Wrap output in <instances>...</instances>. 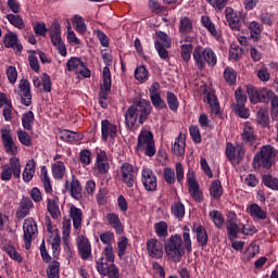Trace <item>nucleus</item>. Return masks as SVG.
Returning <instances> with one entry per match:
<instances>
[{
  "label": "nucleus",
  "mask_w": 278,
  "mask_h": 278,
  "mask_svg": "<svg viewBox=\"0 0 278 278\" xmlns=\"http://www.w3.org/2000/svg\"><path fill=\"white\" fill-rule=\"evenodd\" d=\"M152 111L151 102L144 99L130 105L125 114V125L127 129L132 130L136 127V123L144 125Z\"/></svg>",
  "instance_id": "nucleus-1"
},
{
  "label": "nucleus",
  "mask_w": 278,
  "mask_h": 278,
  "mask_svg": "<svg viewBox=\"0 0 278 278\" xmlns=\"http://www.w3.org/2000/svg\"><path fill=\"white\" fill-rule=\"evenodd\" d=\"M193 60L200 71H203L206 64L214 67L218 62V58L212 48H203L201 46L195 47L193 50Z\"/></svg>",
  "instance_id": "nucleus-2"
},
{
  "label": "nucleus",
  "mask_w": 278,
  "mask_h": 278,
  "mask_svg": "<svg viewBox=\"0 0 278 278\" xmlns=\"http://www.w3.org/2000/svg\"><path fill=\"white\" fill-rule=\"evenodd\" d=\"M137 151L144 153L147 157H153L157 153L155 149V140L151 130L141 129L138 136Z\"/></svg>",
  "instance_id": "nucleus-3"
},
{
  "label": "nucleus",
  "mask_w": 278,
  "mask_h": 278,
  "mask_svg": "<svg viewBox=\"0 0 278 278\" xmlns=\"http://www.w3.org/2000/svg\"><path fill=\"white\" fill-rule=\"evenodd\" d=\"M275 148L271 146L262 147L260 153L255 154L253 161L254 168H270L275 164Z\"/></svg>",
  "instance_id": "nucleus-4"
},
{
  "label": "nucleus",
  "mask_w": 278,
  "mask_h": 278,
  "mask_svg": "<svg viewBox=\"0 0 278 278\" xmlns=\"http://www.w3.org/2000/svg\"><path fill=\"white\" fill-rule=\"evenodd\" d=\"M94 177H105L110 173V159L108 152L101 149L96 150V161L92 167Z\"/></svg>",
  "instance_id": "nucleus-5"
},
{
  "label": "nucleus",
  "mask_w": 278,
  "mask_h": 278,
  "mask_svg": "<svg viewBox=\"0 0 278 278\" xmlns=\"http://www.w3.org/2000/svg\"><path fill=\"white\" fill-rule=\"evenodd\" d=\"M65 71L74 73L77 77H84L85 79H88L91 76V72L86 65V62H84L81 58L77 56H72L67 60Z\"/></svg>",
  "instance_id": "nucleus-6"
},
{
  "label": "nucleus",
  "mask_w": 278,
  "mask_h": 278,
  "mask_svg": "<svg viewBox=\"0 0 278 278\" xmlns=\"http://www.w3.org/2000/svg\"><path fill=\"white\" fill-rule=\"evenodd\" d=\"M247 93L251 103H270L275 96L273 90H268L266 88L257 89L251 85L247 87Z\"/></svg>",
  "instance_id": "nucleus-7"
},
{
  "label": "nucleus",
  "mask_w": 278,
  "mask_h": 278,
  "mask_svg": "<svg viewBox=\"0 0 278 278\" xmlns=\"http://www.w3.org/2000/svg\"><path fill=\"white\" fill-rule=\"evenodd\" d=\"M0 134L5 153H8V155H16L18 153V147L14 138H12V128H10V126H3L0 129Z\"/></svg>",
  "instance_id": "nucleus-8"
},
{
  "label": "nucleus",
  "mask_w": 278,
  "mask_h": 278,
  "mask_svg": "<svg viewBox=\"0 0 278 278\" xmlns=\"http://www.w3.org/2000/svg\"><path fill=\"white\" fill-rule=\"evenodd\" d=\"M23 231L25 249L29 251L31 249V240H34L36 233H38L36 220H34V218H26L23 224Z\"/></svg>",
  "instance_id": "nucleus-9"
},
{
  "label": "nucleus",
  "mask_w": 278,
  "mask_h": 278,
  "mask_svg": "<svg viewBox=\"0 0 278 278\" xmlns=\"http://www.w3.org/2000/svg\"><path fill=\"white\" fill-rule=\"evenodd\" d=\"M119 177L127 188H134L136 181V168L129 163H123L119 167Z\"/></svg>",
  "instance_id": "nucleus-10"
},
{
  "label": "nucleus",
  "mask_w": 278,
  "mask_h": 278,
  "mask_svg": "<svg viewBox=\"0 0 278 278\" xmlns=\"http://www.w3.org/2000/svg\"><path fill=\"white\" fill-rule=\"evenodd\" d=\"M141 181L148 192H154L157 190V177L153 170L149 167H143L141 170Z\"/></svg>",
  "instance_id": "nucleus-11"
},
{
  "label": "nucleus",
  "mask_w": 278,
  "mask_h": 278,
  "mask_svg": "<svg viewBox=\"0 0 278 278\" xmlns=\"http://www.w3.org/2000/svg\"><path fill=\"white\" fill-rule=\"evenodd\" d=\"M112 90V73L109 67L102 71V85L99 93V100L108 101V93Z\"/></svg>",
  "instance_id": "nucleus-12"
},
{
  "label": "nucleus",
  "mask_w": 278,
  "mask_h": 278,
  "mask_svg": "<svg viewBox=\"0 0 278 278\" xmlns=\"http://www.w3.org/2000/svg\"><path fill=\"white\" fill-rule=\"evenodd\" d=\"M97 270L100 275H108L109 278H119L118 267L116 265H109L106 262H103V258L97 261Z\"/></svg>",
  "instance_id": "nucleus-13"
},
{
  "label": "nucleus",
  "mask_w": 278,
  "mask_h": 278,
  "mask_svg": "<svg viewBox=\"0 0 278 278\" xmlns=\"http://www.w3.org/2000/svg\"><path fill=\"white\" fill-rule=\"evenodd\" d=\"M188 186H189V192L192 199L197 203H201L203 201V192L201 191V187H199V182L194 178V172L189 173Z\"/></svg>",
  "instance_id": "nucleus-14"
},
{
  "label": "nucleus",
  "mask_w": 278,
  "mask_h": 278,
  "mask_svg": "<svg viewBox=\"0 0 278 278\" xmlns=\"http://www.w3.org/2000/svg\"><path fill=\"white\" fill-rule=\"evenodd\" d=\"M116 134H118V128L115 124H112V122L108 119H102L101 122V136L102 140L104 142H108V139L111 138V140H114L116 138Z\"/></svg>",
  "instance_id": "nucleus-15"
},
{
  "label": "nucleus",
  "mask_w": 278,
  "mask_h": 278,
  "mask_svg": "<svg viewBox=\"0 0 278 278\" xmlns=\"http://www.w3.org/2000/svg\"><path fill=\"white\" fill-rule=\"evenodd\" d=\"M77 244L81 260H90V256L92 255V247L90 245L88 238L79 236L77 238Z\"/></svg>",
  "instance_id": "nucleus-16"
},
{
  "label": "nucleus",
  "mask_w": 278,
  "mask_h": 278,
  "mask_svg": "<svg viewBox=\"0 0 278 278\" xmlns=\"http://www.w3.org/2000/svg\"><path fill=\"white\" fill-rule=\"evenodd\" d=\"M3 43L7 49H14L15 53H21V51H23V45L18 41V35L15 33H8L4 36Z\"/></svg>",
  "instance_id": "nucleus-17"
},
{
  "label": "nucleus",
  "mask_w": 278,
  "mask_h": 278,
  "mask_svg": "<svg viewBox=\"0 0 278 278\" xmlns=\"http://www.w3.org/2000/svg\"><path fill=\"white\" fill-rule=\"evenodd\" d=\"M225 16L229 27L235 29V31H240L242 23L240 22V17H238V13H236V11L231 9V7H227L225 9Z\"/></svg>",
  "instance_id": "nucleus-18"
},
{
  "label": "nucleus",
  "mask_w": 278,
  "mask_h": 278,
  "mask_svg": "<svg viewBox=\"0 0 278 278\" xmlns=\"http://www.w3.org/2000/svg\"><path fill=\"white\" fill-rule=\"evenodd\" d=\"M21 103L29 108L31 105V91L29 89V81L21 80L20 83Z\"/></svg>",
  "instance_id": "nucleus-19"
},
{
  "label": "nucleus",
  "mask_w": 278,
  "mask_h": 278,
  "mask_svg": "<svg viewBox=\"0 0 278 278\" xmlns=\"http://www.w3.org/2000/svg\"><path fill=\"white\" fill-rule=\"evenodd\" d=\"M147 251L150 257H154L155 260H160L162 255H164V251L162 250V245L157 243L155 239H150L147 242Z\"/></svg>",
  "instance_id": "nucleus-20"
},
{
  "label": "nucleus",
  "mask_w": 278,
  "mask_h": 278,
  "mask_svg": "<svg viewBox=\"0 0 278 278\" xmlns=\"http://www.w3.org/2000/svg\"><path fill=\"white\" fill-rule=\"evenodd\" d=\"M34 202L29 198H23L20 202V206L16 211V218H25L29 214V210H33Z\"/></svg>",
  "instance_id": "nucleus-21"
},
{
  "label": "nucleus",
  "mask_w": 278,
  "mask_h": 278,
  "mask_svg": "<svg viewBox=\"0 0 278 278\" xmlns=\"http://www.w3.org/2000/svg\"><path fill=\"white\" fill-rule=\"evenodd\" d=\"M106 223L112 227L116 233L121 235L125 231L123 227V223L121 222V217L116 213H109L106 214Z\"/></svg>",
  "instance_id": "nucleus-22"
},
{
  "label": "nucleus",
  "mask_w": 278,
  "mask_h": 278,
  "mask_svg": "<svg viewBox=\"0 0 278 278\" xmlns=\"http://www.w3.org/2000/svg\"><path fill=\"white\" fill-rule=\"evenodd\" d=\"M70 218L73 220L74 229H79V227H81V220H84V213L81 212V208H77V206L71 205Z\"/></svg>",
  "instance_id": "nucleus-23"
},
{
  "label": "nucleus",
  "mask_w": 278,
  "mask_h": 278,
  "mask_svg": "<svg viewBox=\"0 0 278 278\" xmlns=\"http://www.w3.org/2000/svg\"><path fill=\"white\" fill-rule=\"evenodd\" d=\"M34 175H36V161L31 159L26 163L22 177L26 184H29L34 179Z\"/></svg>",
  "instance_id": "nucleus-24"
},
{
  "label": "nucleus",
  "mask_w": 278,
  "mask_h": 278,
  "mask_svg": "<svg viewBox=\"0 0 278 278\" xmlns=\"http://www.w3.org/2000/svg\"><path fill=\"white\" fill-rule=\"evenodd\" d=\"M242 141L244 144H255L257 140V136H255V130L251 125L245 124L242 135H241Z\"/></svg>",
  "instance_id": "nucleus-25"
},
{
  "label": "nucleus",
  "mask_w": 278,
  "mask_h": 278,
  "mask_svg": "<svg viewBox=\"0 0 278 278\" xmlns=\"http://www.w3.org/2000/svg\"><path fill=\"white\" fill-rule=\"evenodd\" d=\"M193 231L197 235V240L201 247H207V230L202 225L194 224Z\"/></svg>",
  "instance_id": "nucleus-26"
},
{
  "label": "nucleus",
  "mask_w": 278,
  "mask_h": 278,
  "mask_svg": "<svg viewBox=\"0 0 278 278\" xmlns=\"http://www.w3.org/2000/svg\"><path fill=\"white\" fill-rule=\"evenodd\" d=\"M47 210L52 218L58 219L61 216L60 205L58 204V198H48Z\"/></svg>",
  "instance_id": "nucleus-27"
},
{
  "label": "nucleus",
  "mask_w": 278,
  "mask_h": 278,
  "mask_svg": "<svg viewBox=\"0 0 278 278\" xmlns=\"http://www.w3.org/2000/svg\"><path fill=\"white\" fill-rule=\"evenodd\" d=\"M249 214L254 220H266L268 214L257 204L253 203L249 207Z\"/></svg>",
  "instance_id": "nucleus-28"
},
{
  "label": "nucleus",
  "mask_w": 278,
  "mask_h": 278,
  "mask_svg": "<svg viewBox=\"0 0 278 278\" xmlns=\"http://www.w3.org/2000/svg\"><path fill=\"white\" fill-rule=\"evenodd\" d=\"M204 101L208 103L212 114H220V104L218 103V98H216V94L208 92L205 96Z\"/></svg>",
  "instance_id": "nucleus-29"
},
{
  "label": "nucleus",
  "mask_w": 278,
  "mask_h": 278,
  "mask_svg": "<svg viewBox=\"0 0 278 278\" xmlns=\"http://www.w3.org/2000/svg\"><path fill=\"white\" fill-rule=\"evenodd\" d=\"M52 177L54 179H64V176L66 175V165H64V162L56 161L52 163Z\"/></svg>",
  "instance_id": "nucleus-30"
},
{
  "label": "nucleus",
  "mask_w": 278,
  "mask_h": 278,
  "mask_svg": "<svg viewBox=\"0 0 278 278\" xmlns=\"http://www.w3.org/2000/svg\"><path fill=\"white\" fill-rule=\"evenodd\" d=\"M256 121L261 127H270V116L268 114V109H260L256 113Z\"/></svg>",
  "instance_id": "nucleus-31"
},
{
  "label": "nucleus",
  "mask_w": 278,
  "mask_h": 278,
  "mask_svg": "<svg viewBox=\"0 0 278 278\" xmlns=\"http://www.w3.org/2000/svg\"><path fill=\"white\" fill-rule=\"evenodd\" d=\"M60 136L65 142H80V140H84V135L71 130H63Z\"/></svg>",
  "instance_id": "nucleus-32"
},
{
  "label": "nucleus",
  "mask_w": 278,
  "mask_h": 278,
  "mask_svg": "<svg viewBox=\"0 0 278 278\" xmlns=\"http://www.w3.org/2000/svg\"><path fill=\"white\" fill-rule=\"evenodd\" d=\"M135 79L139 81V84H146L149 81V70L144 65H138L135 68Z\"/></svg>",
  "instance_id": "nucleus-33"
},
{
  "label": "nucleus",
  "mask_w": 278,
  "mask_h": 278,
  "mask_svg": "<svg viewBox=\"0 0 278 278\" xmlns=\"http://www.w3.org/2000/svg\"><path fill=\"white\" fill-rule=\"evenodd\" d=\"M49 34L51 38V42H54L55 40H62V26L60 25V22L54 21L50 28Z\"/></svg>",
  "instance_id": "nucleus-34"
},
{
  "label": "nucleus",
  "mask_w": 278,
  "mask_h": 278,
  "mask_svg": "<svg viewBox=\"0 0 278 278\" xmlns=\"http://www.w3.org/2000/svg\"><path fill=\"white\" fill-rule=\"evenodd\" d=\"M72 23L78 34L84 36L86 34L88 26L86 25V22L84 21V17L81 15H74L72 18Z\"/></svg>",
  "instance_id": "nucleus-35"
},
{
  "label": "nucleus",
  "mask_w": 278,
  "mask_h": 278,
  "mask_svg": "<svg viewBox=\"0 0 278 278\" xmlns=\"http://www.w3.org/2000/svg\"><path fill=\"white\" fill-rule=\"evenodd\" d=\"M48 242L52 247L53 254L59 255L60 254V244L62 242L60 233L51 232V235L48 237Z\"/></svg>",
  "instance_id": "nucleus-36"
},
{
  "label": "nucleus",
  "mask_w": 278,
  "mask_h": 278,
  "mask_svg": "<svg viewBox=\"0 0 278 278\" xmlns=\"http://www.w3.org/2000/svg\"><path fill=\"white\" fill-rule=\"evenodd\" d=\"M5 18L13 27H16V29H25V22L21 15L9 13L5 15Z\"/></svg>",
  "instance_id": "nucleus-37"
},
{
  "label": "nucleus",
  "mask_w": 278,
  "mask_h": 278,
  "mask_svg": "<svg viewBox=\"0 0 278 278\" xmlns=\"http://www.w3.org/2000/svg\"><path fill=\"white\" fill-rule=\"evenodd\" d=\"M228 239L233 242L236 238H238V233H240V227L233 220H229L226 226Z\"/></svg>",
  "instance_id": "nucleus-38"
},
{
  "label": "nucleus",
  "mask_w": 278,
  "mask_h": 278,
  "mask_svg": "<svg viewBox=\"0 0 278 278\" xmlns=\"http://www.w3.org/2000/svg\"><path fill=\"white\" fill-rule=\"evenodd\" d=\"M9 166L13 172V176L15 177V179H21V160L16 157V155L10 157Z\"/></svg>",
  "instance_id": "nucleus-39"
},
{
  "label": "nucleus",
  "mask_w": 278,
  "mask_h": 278,
  "mask_svg": "<svg viewBox=\"0 0 278 278\" xmlns=\"http://www.w3.org/2000/svg\"><path fill=\"white\" fill-rule=\"evenodd\" d=\"M129 247V239L125 236H121L117 240V255L118 257H125L127 249Z\"/></svg>",
  "instance_id": "nucleus-40"
},
{
  "label": "nucleus",
  "mask_w": 278,
  "mask_h": 278,
  "mask_svg": "<svg viewBox=\"0 0 278 278\" xmlns=\"http://www.w3.org/2000/svg\"><path fill=\"white\" fill-rule=\"evenodd\" d=\"M210 194L213 199H220L223 197V185L220 180H214L210 187Z\"/></svg>",
  "instance_id": "nucleus-41"
},
{
  "label": "nucleus",
  "mask_w": 278,
  "mask_h": 278,
  "mask_svg": "<svg viewBox=\"0 0 278 278\" xmlns=\"http://www.w3.org/2000/svg\"><path fill=\"white\" fill-rule=\"evenodd\" d=\"M34 112L27 111L26 113L23 114L22 116V126L26 131H31L34 127Z\"/></svg>",
  "instance_id": "nucleus-42"
},
{
  "label": "nucleus",
  "mask_w": 278,
  "mask_h": 278,
  "mask_svg": "<svg viewBox=\"0 0 278 278\" xmlns=\"http://www.w3.org/2000/svg\"><path fill=\"white\" fill-rule=\"evenodd\" d=\"M100 260H103V262H105L106 264H114V245H105Z\"/></svg>",
  "instance_id": "nucleus-43"
},
{
  "label": "nucleus",
  "mask_w": 278,
  "mask_h": 278,
  "mask_svg": "<svg viewBox=\"0 0 278 278\" xmlns=\"http://www.w3.org/2000/svg\"><path fill=\"white\" fill-rule=\"evenodd\" d=\"M66 40L72 47H81V40L78 39L75 30H73V27H71V25L67 26Z\"/></svg>",
  "instance_id": "nucleus-44"
},
{
  "label": "nucleus",
  "mask_w": 278,
  "mask_h": 278,
  "mask_svg": "<svg viewBox=\"0 0 278 278\" xmlns=\"http://www.w3.org/2000/svg\"><path fill=\"white\" fill-rule=\"evenodd\" d=\"M71 194L73 199L76 201H79L81 199V185L79 184V180L77 178H73L71 182Z\"/></svg>",
  "instance_id": "nucleus-45"
},
{
  "label": "nucleus",
  "mask_w": 278,
  "mask_h": 278,
  "mask_svg": "<svg viewBox=\"0 0 278 278\" xmlns=\"http://www.w3.org/2000/svg\"><path fill=\"white\" fill-rule=\"evenodd\" d=\"M201 21H202V24L207 28L210 34L214 36V38H220V33L216 29V25L212 23V20H210L208 16H202Z\"/></svg>",
  "instance_id": "nucleus-46"
},
{
  "label": "nucleus",
  "mask_w": 278,
  "mask_h": 278,
  "mask_svg": "<svg viewBox=\"0 0 278 278\" xmlns=\"http://www.w3.org/2000/svg\"><path fill=\"white\" fill-rule=\"evenodd\" d=\"M224 79L230 86H235L236 79H238V72H236V70H233V67H226L224 71Z\"/></svg>",
  "instance_id": "nucleus-47"
},
{
  "label": "nucleus",
  "mask_w": 278,
  "mask_h": 278,
  "mask_svg": "<svg viewBox=\"0 0 278 278\" xmlns=\"http://www.w3.org/2000/svg\"><path fill=\"white\" fill-rule=\"evenodd\" d=\"M249 29H250L251 38L253 40L257 41L260 38H262V25H260V23L251 22Z\"/></svg>",
  "instance_id": "nucleus-48"
},
{
  "label": "nucleus",
  "mask_w": 278,
  "mask_h": 278,
  "mask_svg": "<svg viewBox=\"0 0 278 278\" xmlns=\"http://www.w3.org/2000/svg\"><path fill=\"white\" fill-rule=\"evenodd\" d=\"M47 276L48 278H60V262L53 261L49 264Z\"/></svg>",
  "instance_id": "nucleus-49"
},
{
  "label": "nucleus",
  "mask_w": 278,
  "mask_h": 278,
  "mask_svg": "<svg viewBox=\"0 0 278 278\" xmlns=\"http://www.w3.org/2000/svg\"><path fill=\"white\" fill-rule=\"evenodd\" d=\"M179 31H180V34H191L192 20H190V17L185 16V17L180 18Z\"/></svg>",
  "instance_id": "nucleus-50"
},
{
  "label": "nucleus",
  "mask_w": 278,
  "mask_h": 278,
  "mask_svg": "<svg viewBox=\"0 0 278 278\" xmlns=\"http://www.w3.org/2000/svg\"><path fill=\"white\" fill-rule=\"evenodd\" d=\"M165 253L168 260H175V236H170L169 240L165 242Z\"/></svg>",
  "instance_id": "nucleus-51"
},
{
  "label": "nucleus",
  "mask_w": 278,
  "mask_h": 278,
  "mask_svg": "<svg viewBox=\"0 0 278 278\" xmlns=\"http://www.w3.org/2000/svg\"><path fill=\"white\" fill-rule=\"evenodd\" d=\"M79 162L83 166H90L92 164V152L88 149H84L79 152Z\"/></svg>",
  "instance_id": "nucleus-52"
},
{
  "label": "nucleus",
  "mask_w": 278,
  "mask_h": 278,
  "mask_svg": "<svg viewBox=\"0 0 278 278\" xmlns=\"http://www.w3.org/2000/svg\"><path fill=\"white\" fill-rule=\"evenodd\" d=\"M154 229L159 238H166L168 236V225L166 222H159L154 224Z\"/></svg>",
  "instance_id": "nucleus-53"
},
{
  "label": "nucleus",
  "mask_w": 278,
  "mask_h": 278,
  "mask_svg": "<svg viewBox=\"0 0 278 278\" xmlns=\"http://www.w3.org/2000/svg\"><path fill=\"white\" fill-rule=\"evenodd\" d=\"M180 49L181 60H184V62H190V58L192 56V43H182Z\"/></svg>",
  "instance_id": "nucleus-54"
},
{
  "label": "nucleus",
  "mask_w": 278,
  "mask_h": 278,
  "mask_svg": "<svg viewBox=\"0 0 278 278\" xmlns=\"http://www.w3.org/2000/svg\"><path fill=\"white\" fill-rule=\"evenodd\" d=\"M210 218L211 220H213L215 227H218V229H220V227L225 225V218L223 217V214L219 211H212L210 213Z\"/></svg>",
  "instance_id": "nucleus-55"
},
{
  "label": "nucleus",
  "mask_w": 278,
  "mask_h": 278,
  "mask_svg": "<svg viewBox=\"0 0 278 278\" xmlns=\"http://www.w3.org/2000/svg\"><path fill=\"white\" fill-rule=\"evenodd\" d=\"M4 251L5 253H8L9 257H11V260H14V262H17L18 264L23 262V256H21V254L16 252V249H14V247L7 244L4 245Z\"/></svg>",
  "instance_id": "nucleus-56"
},
{
  "label": "nucleus",
  "mask_w": 278,
  "mask_h": 278,
  "mask_svg": "<svg viewBox=\"0 0 278 278\" xmlns=\"http://www.w3.org/2000/svg\"><path fill=\"white\" fill-rule=\"evenodd\" d=\"M17 139L24 147H31V136L27 131L23 129L17 130Z\"/></svg>",
  "instance_id": "nucleus-57"
},
{
  "label": "nucleus",
  "mask_w": 278,
  "mask_h": 278,
  "mask_svg": "<svg viewBox=\"0 0 278 278\" xmlns=\"http://www.w3.org/2000/svg\"><path fill=\"white\" fill-rule=\"evenodd\" d=\"M114 240V232L110 230H106L100 235V242H102V244H105V247H112Z\"/></svg>",
  "instance_id": "nucleus-58"
},
{
  "label": "nucleus",
  "mask_w": 278,
  "mask_h": 278,
  "mask_svg": "<svg viewBox=\"0 0 278 278\" xmlns=\"http://www.w3.org/2000/svg\"><path fill=\"white\" fill-rule=\"evenodd\" d=\"M263 184L267 187L270 188L271 190H277L278 191V179L270 176V175H265L263 176Z\"/></svg>",
  "instance_id": "nucleus-59"
},
{
  "label": "nucleus",
  "mask_w": 278,
  "mask_h": 278,
  "mask_svg": "<svg viewBox=\"0 0 278 278\" xmlns=\"http://www.w3.org/2000/svg\"><path fill=\"white\" fill-rule=\"evenodd\" d=\"M175 147H177L178 155H184L186 153V135H179L177 141L175 142Z\"/></svg>",
  "instance_id": "nucleus-60"
},
{
  "label": "nucleus",
  "mask_w": 278,
  "mask_h": 278,
  "mask_svg": "<svg viewBox=\"0 0 278 278\" xmlns=\"http://www.w3.org/2000/svg\"><path fill=\"white\" fill-rule=\"evenodd\" d=\"M12 175H14V172L12 170V168L10 167V165L4 164L2 166V170L0 173V179L2 181H10V179H12Z\"/></svg>",
  "instance_id": "nucleus-61"
},
{
  "label": "nucleus",
  "mask_w": 278,
  "mask_h": 278,
  "mask_svg": "<svg viewBox=\"0 0 278 278\" xmlns=\"http://www.w3.org/2000/svg\"><path fill=\"white\" fill-rule=\"evenodd\" d=\"M242 54H243L242 48L236 45L230 46L229 55L231 60H236V62H238V60L242 58Z\"/></svg>",
  "instance_id": "nucleus-62"
},
{
  "label": "nucleus",
  "mask_w": 278,
  "mask_h": 278,
  "mask_svg": "<svg viewBox=\"0 0 278 278\" xmlns=\"http://www.w3.org/2000/svg\"><path fill=\"white\" fill-rule=\"evenodd\" d=\"M235 99L237 101V104H235V105H247V96L244 94V91L242 90V87H239L236 90Z\"/></svg>",
  "instance_id": "nucleus-63"
},
{
  "label": "nucleus",
  "mask_w": 278,
  "mask_h": 278,
  "mask_svg": "<svg viewBox=\"0 0 278 278\" xmlns=\"http://www.w3.org/2000/svg\"><path fill=\"white\" fill-rule=\"evenodd\" d=\"M53 47H55L62 55V58H66L67 55V50H66V43H64V40L62 39H56L55 41H52Z\"/></svg>",
  "instance_id": "nucleus-64"
}]
</instances>
